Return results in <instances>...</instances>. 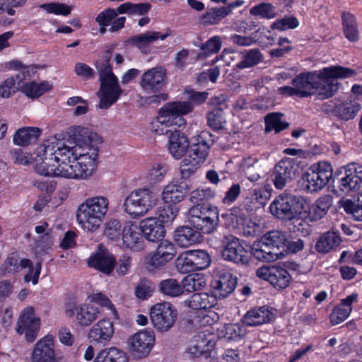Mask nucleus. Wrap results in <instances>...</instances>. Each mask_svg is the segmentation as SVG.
Returning a JSON list of instances; mask_svg holds the SVG:
<instances>
[{
  "label": "nucleus",
  "mask_w": 362,
  "mask_h": 362,
  "mask_svg": "<svg viewBox=\"0 0 362 362\" xmlns=\"http://www.w3.org/2000/svg\"><path fill=\"white\" fill-rule=\"evenodd\" d=\"M95 134L76 127L73 141L52 137L38 146L35 156L21 149L11 152L15 163H34L35 172L43 176L84 180L91 177L98 166V147L93 144Z\"/></svg>",
  "instance_id": "obj_1"
},
{
  "label": "nucleus",
  "mask_w": 362,
  "mask_h": 362,
  "mask_svg": "<svg viewBox=\"0 0 362 362\" xmlns=\"http://www.w3.org/2000/svg\"><path fill=\"white\" fill-rule=\"evenodd\" d=\"M357 74L356 70L342 66L325 67L297 75L292 80L293 86H282L278 91L285 96L306 98L315 95L318 100H325L332 97L338 90L337 79L352 78Z\"/></svg>",
  "instance_id": "obj_2"
},
{
  "label": "nucleus",
  "mask_w": 362,
  "mask_h": 362,
  "mask_svg": "<svg viewBox=\"0 0 362 362\" xmlns=\"http://www.w3.org/2000/svg\"><path fill=\"white\" fill-rule=\"evenodd\" d=\"M192 110L193 105L188 101L168 103L159 109L151 129L157 134H168L177 127H185L186 121L183 117Z\"/></svg>",
  "instance_id": "obj_3"
},
{
  "label": "nucleus",
  "mask_w": 362,
  "mask_h": 362,
  "mask_svg": "<svg viewBox=\"0 0 362 362\" xmlns=\"http://www.w3.org/2000/svg\"><path fill=\"white\" fill-rule=\"evenodd\" d=\"M111 53L112 49H108L104 58L95 63L100 82V87L97 93L100 100L98 106L100 109H108L118 100L122 92L110 64Z\"/></svg>",
  "instance_id": "obj_4"
},
{
  "label": "nucleus",
  "mask_w": 362,
  "mask_h": 362,
  "mask_svg": "<svg viewBox=\"0 0 362 362\" xmlns=\"http://www.w3.org/2000/svg\"><path fill=\"white\" fill-rule=\"evenodd\" d=\"M188 222L196 230L209 234L214 231L219 221L217 207L209 204H195L187 214Z\"/></svg>",
  "instance_id": "obj_5"
},
{
  "label": "nucleus",
  "mask_w": 362,
  "mask_h": 362,
  "mask_svg": "<svg viewBox=\"0 0 362 362\" xmlns=\"http://www.w3.org/2000/svg\"><path fill=\"white\" fill-rule=\"evenodd\" d=\"M284 235L278 230L266 233L250 247L255 258L263 262H273L279 258V250L284 245Z\"/></svg>",
  "instance_id": "obj_6"
},
{
  "label": "nucleus",
  "mask_w": 362,
  "mask_h": 362,
  "mask_svg": "<svg viewBox=\"0 0 362 362\" xmlns=\"http://www.w3.org/2000/svg\"><path fill=\"white\" fill-rule=\"evenodd\" d=\"M156 198L147 187L133 190L126 198L124 208L133 218L145 216L156 205Z\"/></svg>",
  "instance_id": "obj_7"
},
{
  "label": "nucleus",
  "mask_w": 362,
  "mask_h": 362,
  "mask_svg": "<svg viewBox=\"0 0 362 362\" xmlns=\"http://www.w3.org/2000/svg\"><path fill=\"white\" fill-rule=\"evenodd\" d=\"M156 335L153 329L145 328L134 334L128 340V349L134 359L147 357L154 347Z\"/></svg>",
  "instance_id": "obj_8"
},
{
  "label": "nucleus",
  "mask_w": 362,
  "mask_h": 362,
  "mask_svg": "<svg viewBox=\"0 0 362 362\" xmlns=\"http://www.w3.org/2000/svg\"><path fill=\"white\" fill-rule=\"evenodd\" d=\"M177 316L176 308L169 302L153 305L150 310V318L155 329L160 332L170 330Z\"/></svg>",
  "instance_id": "obj_9"
},
{
  "label": "nucleus",
  "mask_w": 362,
  "mask_h": 362,
  "mask_svg": "<svg viewBox=\"0 0 362 362\" xmlns=\"http://www.w3.org/2000/svg\"><path fill=\"white\" fill-rule=\"evenodd\" d=\"M256 276L268 281L276 290L282 291L291 283L289 272L281 264L264 266L256 270Z\"/></svg>",
  "instance_id": "obj_10"
},
{
  "label": "nucleus",
  "mask_w": 362,
  "mask_h": 362,
  "mask_svg": "<svg viewBox=\"0 0 362 362\" xmlns=\"http://www.w3.org/2000/svg\"><path fill=\"white\" fill-rule=\"evenodd\" d=\"M40 329V318L32 306L25 308L18 320L16 331L25 334L28 342H33L37 337Z\"/></svg>",
  "instance_id": "obj_11"
},
{
  "label": "nucleus",
  "mask_w": 362,
  "mask_h": 362,
  "mask_svg": "<svg viewBox=\"0 0 362 362\" xmlns=\"http://www.w3.org/2000/svg\"><path fill=\"white\" fill-rule=\"evenodd\" d=\"M228 225L242 229L247 235H255L261 231V220L257 217L247 218L245 212L239 208H233L228 214Z\"/></svg>",
  "instance_id": "obj_12"
},
{
  "label": "nucleus",
  "mask_w": 362,
  "mask_h": 362,
  "mask_svg": "<svg viewBox=\"0 0 362 362\" xmlns=\"http://www.w3.org/2000/svg\"><path fill=\"white\" fill-rule=\"evenodd\" d=\"M122 247L134 251H141L144 248V240L139 223L129 221L122 227L120 240Z\"/></svg>",
  "instance_id": "obj_13"
},
{
  "label": "nucleus",
  "mask_w": 362,
  "mask_h": 362,
  "mask_svg": "<svg viewBox=\"0 0 362 362\" xmlns=\"http://www.w3.org/2000/svg\"><path fill=\"white\" fill-rule=\"evenodd\" d=\"M87 205L85 202L79 205L76 212V220L85 231L95 232L100 228L105 218Z\"/></svg>",
  "instance_id": "obj_14"
},
{
  "label": "nucleus",
  "mask_w": 362,
  "mask_h": 362,
  "mask_svg": "<svg viewBox=\"0 0 362 362\" xmlns=\"http://www.w3.org/2000/svg\"><path fill=\"white\" fill-rule=\"evenodd\" d=\"M65 313L70 317L75 315L78 323L82 327L90 325L100 313L98 307L86 303L78 305H70L66 309Z\"/></svg>",
  "instance_id": "obj_15"
},
{
  "label": "nucleus",
  "mask_w": 362,
  "mask_h": 362,
  "mask_svg": "<svg viewBox=\"0 0 362 362\" xmlns=\"http://www.w3.org/2000/svg\"><path fill=\"white\" fill-rule=\"evenodd\" d=\"M172 35L170 28H165L163 32L148 30L136 35L131 38V42L143 54H149L151 52V45L158 40H165Z\"/></svg>",
  "instance_id": "obj_16"
},
{
  "label": "nucleus",
  "mask_w": 362,
  "mask_h": 362,
  "mask_svg": "<svg viewBox=\"0 0 362 362\" xmlns=\"http://www.w3.org/2000/svg\"><path fill=\"white\" fill-rule=\"evenodd\" d=\"M176 253L175 245L169 240H164L159 243L154 252L148 255L146 263L148 267L157 268L171 261Z\"/></svg>",
  "instance_id": "obj_17"
},
{
  "label": "nucleus",
  "mask_w": 362,
  "mask_h": 362,
  "mask_svg": "<svg viewBox=\"0 0 362 362\" xmlns=\"http://www.w3.org/2000/svg\"><path fill=\"white\" fill-rule=\"evenodd\" d=\"M115 262L113 255L103 245H100L97 250L89 257L88 265L105 274H110L114 269Z\"/></svg>",
  "instance_id": "obj_18"
},
{
  "label": "nucleus",
  "mask_w": 362,
  "mask_h": 362,
  "mask_svg": "<svg viewBox=\"0 0 362 362\" xmlns=\"http://www.w3.org/2000/svg\"><path fill=\"white\" fill-rule=\"evenodd\" d=\"M31 359L32 362H56L54 337L52 334L45 335L35 344Z\"/></svg>",
  "instance_id": "obj_19"
},
{
  "label": "nucleus",
  "mask_w": 362,
  "mask_h": 362,
  "mask_svg": "<svg viewBox=\"0 0 362 362\" xmlns=\"http://www.w3.org/2000/svg\"><path fill=\"white\" fill-rule=\"evenodd\" d=\"M189 190V187L187 182L174 179L164 187L161 192V199L165 204H175L185 199Z\"/></svg>",
  "instance_id": "obj_20"
},
{
  "label": "nucleus",
  "mask_w": 362,
  "mask_h": 362,
  "mask_svg": "<svg viewBox=\"0 0 362 362\" xmlns=\"http://www.w3.org/2000/svg\"><path fill=\"white\" fill-rule=\"evenodd\" d=\"M165 77V69L163 66L150 69L143 74L141 87L146 93H156L162 89Z\"/></svg>",
  "instance_id": "obj_21"
},
{
  "label": "nucleus",
  "mask_w": 362,
  "mask_h": 362,
  "mask_svg": "<svg viewBox=\"0 0 362 362\" xmlns=\"http://www.w3.org/2000/svg\"><path fill=\"white\" fill-rule=\"evenodd\" d=\"M143 237L150 242H156L165 237V230L158 218L147 217L139 223Z\"/></svg>",
  "instance_id": "obj_22"
},
{
  "label": "nucleus",
  "mask_w": 362,
  "mask_h": 362,
  "mask_svg": "<svg viewBox=\"0 0 362 362\" xmlns=\"http://www.w3.org/2000/svg\"><path fill=\"white\" fill-rule=\"evenodd\" d=\"M114 332L113 322L108 319H102L90 329L88 337L92 341L105 344L110 341Z\"/></svg>",
  "instance_id": "obj_23"
},
{
  "label": "nucleus",
  "mask_w": 362,
  "mask_h": 362,
  "mask_svg": "<svg viewBox=\"0 0 362 362\" xmlns=\"http://www.w3.org/2000/svg\"><path fill=\"white\" fill-rule=\"evenodd\" d=\"M226 97L224 95L215 96L211 99V104L215 108L209 112L207 121L209 125L214 129L223 128L225 120L224 110L226 108Z\"/></svg>",
  "instance_id": "obj_24"
},
{
  "label": "nucleus",
  "mask_w": 362,
  "mask_h": 362,
  "mask_svg": "<svg viewBox=\"0 0 362 362\" xmlns=\"http://www.w3.org/2000/svg\"><path fill=\"white\" fill-rule=\"evenodd\" d=\"M274 186L279 189L284 188L286 182L296 175L294 164L291 159H283L275 166Z\"/></svg>",
  "instance_id": "obj_25"
},
{
  "label": "nucleus",
  "mask_w": 362,
  "mask_h": 362,
  "mask_svg": "<svg viewBox=\"0 0 362 362\" xmlns=\"http://www.w3.org/2000/svg\"><path fill=\"white\" fill-rule=\"evenodd\" d=\"M358 300L357 293H351L341 300L340 304L335 306L330 315V322L333 325H339L346 320L352 311V305Z\"/></svg>",
  "instance_id": "obj_26"
},
{
  "label": "nucleus",
  "mask_w": 362,
  "mask_h": 362,
  "mask_svg": "<svg viewBox=\"0 0 362 362\" xmlns=\"http://www.w3.org/2000/svg\"><path fill=\"white\" fill-rule=\"evenodd\" d=\"M287 221H304L306 216L307 199L302 196L287 193Z\"/></svg>",
  "instance_id": "obj_27"
},
{
  "label": "nucleus",
  "mask_w": 362,
  "mask_h": 362,
  "mask_svg": "<svg viewBox=\"0 0 362 362\" xmlns=\"http://www.w3.org/2000/svg\"><path fill=\"white\" fill-rule=\"evenodd\" d=\"M332 205V200L329 196H323L317 199L315 204L310 205L307 201L306 216L304 221H316L325 216Z\"/></svg>",
  "instance_id": "obj_28"
},
{
  "label": "nucleus",
  "mask_w": 362,
  "mask_h": 362,
  "mask_svg": "<svg viewBox=\"0 0 362 362\" xmlns=\"http://www.w3.org/2000/svg\"><path fill=\"white\" fill-rule=\"evenodd\" d=\"M168 136V150L175 159L181 158L189 147V141L184 134L175 129Z\"/></svg>",
  "instance_id": "obj_29"
},
{
  "label": "nucleus",
  "mask_w": 362,
  "mask_h": 362,
  "mask_svg": "<svg viewBox=\"0 0 362 362\" xmlns=\"http://www.w3.org/2000/svg\"><path fill=\"white\" fill-rule=\"evenodd\" d=\"M249 248L245 242H241L233 237L231 239L228 238V261L236 264L247 262Z\"/></svg>",
  "instance_id": "obj_30"
},
{
  "label": "nucleus",
  "mask_w": 362,
  "mask_h": 362,
  "mask_svg": "<svg viewBox=\"0 0 362 362\" xmlns=\"http://www.w3.org/2000/svg\"><path fill=\"white\" fill-rule=\"evenodd\" d=\"M32 262L28 259H19L17 253L10 254L0 267V275L15 274L25 268H31Z\"/></svg>",
  "instance_id": "obj_31"
},
{
  "label": "nucleus",
  "mask_w": 362,
  "mask_h": 362,
  "mask_svg": "<svg viewBox=\"0 0 362 362\" xmlns=\"http://www.w3.org/2000/svg\"><path fill=\"white\" fill-rule=\"evenodd\" d=\"M199 230H194L191 227L182 226L175 231V240L178 245L187 247L199 243L202 239Z\"/></svg>",
  "instance_id": "obj_32"
},
{
  "label": "nucleus",
  "mask_w": 362,
  "mask_h": 362,
  "mask_svg": "<svg viewBox=\"0 0 362 362\" xmlns=\"http://www.w3.org/2000/svg\"><path fill=\"white\" fill-rule=\"evenodd\" d=\"M361 109V105L356 100H347L336 104L334 114L342 120L354 119Z\"/></svg>",
  "instance_id": "obj_33"
},
{
  "label": "nucleus",
  "mask_w": 362,
  "mask_h": 362,
  "mask_svg": "<svg viewBox=\"0 0 362 362\" xmlns=\"http://www.w3.org/2000/svg\"><path fill=\"white\" fill-rule=\"evenodd\" d=\"M273 313L266 306L249 310L244 316V322L248 326H257L270 322Z\"/></svg>",
  "instance_id": "obj_34"
},
{
  "label": "nucleus",
  "mask_w": 362,
  "mask_h": 362,
  "mask_svg": "<svg viewBox=\"0 0 362 362\" xmlns=\"http://www.w3.org/2000/svg\"><path fill=\"white\" fill-rule=\"evenodd\" d=\"M93 362H129V356L117 347H107L97 353Z\"/></svg>",
  "instance_id": "obj_35"
},
{
  "label": "nucleus",
  "mask_w": 362,
  "mask_h": 362,
  "mask_svg": "<svg viewBox=\"0 0 362 362\" xmlns=\"http://www.w3.org/2000/svg\"><path fill=\"white\" fill-rule=\"evenodd\" d=\"M216 303V297L207 293H194L186 301V304L194 310H207Z\"/></svg>",
  "instance_id": "obj_36"
},
{
  "label": "nucleus",
  "mask_w": 362,
  "mask_h": 362,
  "mask_svg": "<svg viewBox=\"0 0 362 362\" xmlns=\"http://www.w3.org/2000/svg\"><path fill=\"white\" fill-rule=\"evenodd\" d=\"M195 337L205 354L210 357H218L217 351L215 350L216 336L209 329H206L196 334Z\"/></svg>",
  "instance_id": "obj_37"
},
{
  "label": "nucleus",
  "mask_w": 362,
  "mask_h": 362,
  "mask_svg": "<svg viewBox=\"0 0 362 362\" xmlns=\"http://www.w3.org/2000/svg\"><path fill=\"white\" fill-rule=\"evenodd\" d=\"M340 243L341 238L337 233L328 231L319 238L315 245V249L320 253H327L339 246Z\"/></svg>",
  "instance_id": "obj_38"
},
{
  "label": "nucleus",
  "mask_w": 362,
  "mask_h": 362,
  "mask_svg": "<svg viewBox=\"0 0 362 362\" xmlns=\"http://www.w3.org/2000/svg\"><path fill=\"white\" fill-rule=\"evenodd\" d=\"M41 134L37 127H23L18 129L13 136V143L18 146H25L37 140Z\"/></svg>",
  "instance_id": "obj_39"
},
{
  "label": "nucleus",
  "mask_w": 362,
  "mask_h": 362,
  "mask_svg": "<svg viewBox=\"0 0 362 362\" xmlns=\"http://www.w3.org/2000/svg\"><path fill=\"white\" fill-rule=\"evenodd\" d=\"M343 31L345 37L350 42H356L359 40L358 24L355 16L350 13L341 14Z\"/></svg>",
  "instance_id": "obj_40"
},
{
  "label": "nucleus",
  "mask_w": 362,
  "mask_h": 362,
  "mask_svg": "<svg viewBox=\"0 0 362 362\" xmlns=\"http://www.w3.org/2000/svg\"><path fill=\"white\" fill-rule=\"evenodd\" d=\"M52 88V85L47 81L40 83L33 81L23 84L21 90L30 98H37L50 90Z\"/></svg>",
  "instance_id": "obj_41"
},
{
  "label": "nucleus",
  "mask_w": 362,
  "mask_h": 362,
  "mask_svg": "<svg viewBox=\"0 0 362 362\" xmlns=\"http://www.w3.org/2000/svg\"><path fill=\"white\" fill-rule=\"evenodd\" d=\"M288 199L287 193L277 196L270 204L269 211L276 218L287 221Z\"/></svg>",
  "instance_id": "obj_42"
},
{
  "label": "nucleus",
  "mask_w": 362,
  "mask_h": 362,
  "mask_svg": "<svg viewBox=\"0 0 362 362\" xmlns=\"http://www.w3.org/2000/svg\"><path fill=\"white\" fill-rule=\"evenodd\" d=\"M48 223H42L41 225L37 226L35 228L37 234H43L40 237V240H37L35 247V252L37 255L41 257L44 253L47 252V250L50 247L51 239L47 233Z\"/></svg>",
  "instance_id": "obj_43"
},
{
  "label": "nucleus",
  "mask_w": 362,
  "mask_h": 362,
  "mask_svg": "<svg viewBox=\"0 0 362 362\" xmlns=\"http://www.w3.org/2000/svg\"><path fill=\"white\" fill-rule=\"evenodd\" d=\"M226 16V7H212L199 17V23L208 26L218 23Z\"/></svg>",
  "instance_id": "obj_44"
},
{
  "label": "nucleus",
  "mask_w": 362,
  "mask_h": 362,
  "mask_svg": "<svg viewBox=\"0 0 362 362\" xmlns=\"http://www.w3.org/2000/svg\"><path fill=\"white\" fill-rule=\"evenodd\" d=\"M23 78L20 74H16L6 78L0 84V95L4 98L11 97L18 90L20 87H21V84Z\"/></svg>",
  "instance_id": "obj_45"
},
{
  "label": "nucleus",
  "mask_w": 362,
  "mask_h": 362,
  "mask_svg": "<svg viewBox=\"0 0 362 362\" xmlns=\"http://www.w3.org/2000/svg\"><path fill=\"white\" fill-rule=\"evenodd\" d=\"M184 290L193 292L200 290L206 284V276L201 273H194L186 276L182 281Z\"/></svg>",
  "instance_id": "obj_46"
},
{
  "label": "nucleus",
  "mask_w": 362,
  "mask_h": 362,
  "mask_svg": "<svg viewBox=\"0 0 362 362\" xmlns=\"http://www.w3.org/2000/svg\"><path fill=\"white\" fill-rule=\"evenodd\" d=\"M87 300L90 303H96L100 306L106 308L107 310H110L115 317H117V311L115 305L108 298V296L104 293L100 292L98 291L88 292L87 295Z\"/></svg>",
  "instance_id": "obj_47"
},
{
  "label": "nucleus",
  "mask_w": 362,
  "mask_h": 362,
  "mask_svg": "<svg viewBox=\"0 0 362 362\" xmlns=\"http://www.w3.org/2000/svg\"><path fill=\"white\" fill-rule=\"evenodd\" d=\"M168 172V167L163 163H154L146 173V179L150 183L157 184L163 182Z\"/></svg>",
  "instance_id": "obj_48"
},
{
  "label": "nucleus",
  "mask_w": 362,
  "mask_h": 362,
  "mask_svg": "<svg viewBox=\"0 0 362 362\" xmlns=\"http://www.w3.org/2000/svg\"><path fill=\"white\" fill-rule=\"evenodd\" d=\"M159 290L164 295L170 297H177L184 293L182 284H180L175 279H168L159 284Z\"/></svg>",
  "instance_id": "obj_49"
},
{
  "label": "nucleus",
  "mask_w": 362,
  "mask_h": 362,
  "mask_svg": "<svg viewBox=\"0 0 362 362\" xmlns=\"http://www.w3.org/2000/svg\"><path fill=\"white\" fill-rule=\"evenodd\" d=\"M150 8V4L147 3L125 2L117 7V11L120 14L142 16L146 13Z\"/></svg>",
  "instance_id": "obj_50"
},
{
  "label": "nucleus",
  "mask_w": 362,
  "mask_h": 362,
  "mask_svg": "<svg viewBox=\"0 0 362 362\" xmlns=\"http://www.w3.org/2000/svg\"><path fill=\"white\" fill-rule=\"evenodd\" d=\"M342 207L354 220L362 221V193L358 194L357 199L354 201L351 199L344 201Z\"/></svg>",
  "instance_id": "obj_51"
},
{
  "label": "nucleus",
  "mask_w": 362,
  "mask_h": 362,
  "mask_svg": "<svg viewBox=\"0 0 362 362\" xmlns=\"http://www.w3.org/2000/svg\"><path fill=\"white\" fill-rule=\"evenodd\" d=\"M283 115L278 112H273L265 117V131L269 132L274 131L276 133L281 132L288 127L287 122L282 120Z\"/></svg>",
  "instance_id": "obj_52"
},
{
  "label": "nucleus",
  "mask_w": 362,
  "mask_h": 362,
  "mask_svg": "<svg viewBox=\"0 0 362 362\" xmlns=\"http://www.w3.org/2000/svg\"><path fill=\"white\" fill-rule=\"evenodd\" d=\"M197 271L208 268L211 264L209 254L204 250H189Z\"/></svg>",
  "instance_id": "obj_53"
},
{
  "label": "nucleus",
  "mask_w": 362,
  "mask_h": 362,
  "mask_svg": "<svg viewBox=\"0 0 362 362\" xmlns=\"http://www.w3.org/2000/svg\"><path fill=\"white\" fill-rule=\"evenodd\" d=\"M83 202L88 204L87 206L94 209L98 214L105 218L109 207V199L107 197L100 195L95 196L86 199Z\"/></svg>",
  "instance_id": "obj_54"
},
{
  "label": "nucleus",
  "mask_w": 362,
  "mask_h": 362,
  "mask_svg": "<svg viewBox=\"0 0 362 362\" xmlns=\"http://www.w3.org/2000/svg\"><path fill=\"white\" fill-rule=\"evenodd\" d=\"M104 233L108 239L118 245L120 243L122 233V227L120 222L117 219L107 221L105 224Z\"/></svg>",
  "instance_id": "obj_55"
},
{
  "label": "nucleus",
  "mask_w": 362,
  "mask_h": 362,
  "mask_svg": "<svg viewBox=\"0 0 362 362\" xmlns=\"http://www.w3.org/2000/svg\"><path fill=\"white\" fill-rule=\"evenodd\" d=\"M201 163L194 158L187 155L180 163V173L182 179L191 177L200 167Z\"/></svg>",
  "instance_id": "obj_56"
},
{
  "label": "nucleus",
  "mask_w": 362,
  "mask_h": 362,
  "mask_svg": "<svg viewBox=\"0 0 362 362\" xmlns=\"http://www.w3.org/2000/svg\"><path fill=\"white\" fill-rule=\"evenodd\" d=\"M310 169L313 171L314 173L317 174V176L326 185L332 177V167L328 162H318L312 165Z\"/></svg>",
  "instance_id": "obj_57"
},
{
  "label": "nucleus",
  "mask_w": 362,
  "mask_h": 362,
  "mask_svg": "<svg viewBox=\"0 0 362 362\" xmlns=\"http://www.w3.org/2000/svg\"><path fill=\"white\" fill-rule=\"evenodd\" d=\"M176 268L181 274L197 271L189 250L181 253L176 259Z\"/></svg>",
  "instance_id": "obj_58"
},
{
  "label": "nucleus",
  "mask_w": 362,
  "mask_h": 362,
  "mask_svg": "<svg viewBox=\"0 0 362 362\" xmlns=\"http://www.w3.org/2000/svg\"><path fill=\"white\" fill-rule=\"evenodd\" d=\"M360 179L349 172H345V175L339 180V189L348 194L352 191L356 190L359 187Z\"/></svg>",
  "instance_id": "obj_59"
},
{
  "label": "nucleus",
  "mask_w": 362,
  "mask_h": 362,
  "mask_svg": "<svg viewBox=\"0 0 362 362\" xmlns=\"http://www.w3.org/2000/svg\"><path fill=\"white\" fill-rule=\"evenodd\" d=\"M262 59V55L257 49H252L246 51L242 60L237 64L239 68H249L259 63Z\"/></svg>",
  "instance_id": "obj_60"
},
{
  "label": "nucleus",
  "mask_w": 362,
  "mask_h": 362,
  "mask_svg": "<svg viewBox=\"0 0 362 362\" xmlns=\"http://www.w3.org/2000/svg\"><path fill=\"white\" fill-rule=\"evenodd\" d=\"M178 212V207L173 204L160 206L157 211L160 221L164 224H171L177 217Z\"/></svg>",
  "instance_id": "obj_61"
},
{
  "label": "nucleus",
  "mask_w": 362,
  "mask_h": 362,
  "mask_svg": "<svg viewBox=\"0 0 362 362\" xmlns=\"http://www.w3.org/2000/svg\"><path fill=\"white\" fill-rule=\"evenodd\" d=\"M215 196V191L209 187H200L192 190L189 194V199L192 203L199 204V202L207 201Z\"/></svg>",
  "instance_id": "obj_62"
},
{
  "label": "nucleus",
  "mask_w": 362,
  "mask_h": 362,
  "mask_svg": "<svg viewBox=\"0 0 362 362\" xmlns=\"http://www.w3.org/2000/svg\"><path fill=\"white\" fill-rule=\"evenodd\" d=\"M298 20L293 16H286L282 18L276 20L271 25L272 30L285 31L295 29L299 25Z\"/></svg>",
  "instance_id": "obj_63"
},
{
  "label": "nucleus",
  "mask_w": 362,
  "mask_h": 362,
  "mask_svg": "<svg viewBox=\"0 0 362 362\" xmlns=\"http://www.w3.org/2000/svg\"><path fill=\"white\" fill-rule=\"evenodd\" d=\"M209 146L206 141H199L191 147L189 156L194 158L197 161L203 163L209 154Z\"/></svg>",
  "instance_id": "obj_64"
}]
</instances>
